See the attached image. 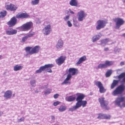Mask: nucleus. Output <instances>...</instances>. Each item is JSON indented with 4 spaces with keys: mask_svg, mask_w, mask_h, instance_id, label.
I'll return each mask as SVG.
<instances>
[{
    "mask_svg": "<svg viewBox=\"0 0 125 125\" xmlns=\"http://www.w3.org/2000/svg\"><path fill=\"white\" fill-rule=\"evenodd\" d=\"M113 20L115 22V28L116 29H119L121 26L124 24L125 22L123 19L120 18H117L114 19Z\"/></svg>",
    "mask_w": 125,
    "mask_h": 125,
    "instance_id": "nucleus-5",
    "label": "nucleus"
},
{
    "mask_svg": "<svg viewBox=\"0 0 125 125\" xmlns=\"http://www.w3.org/2000/svg\"><path fill=\"white\" fill-rule=\"evenodd\" d=\"M104 98L102 97L99 98L98 100L101 106L104 109H107L106 107L108 103L107 102L104 100Z\"/></svg>",
    "mask_w": 125,
    "mask_h": 125,
    "instance_id": "nucleus-9",
    "label": "nucleus"
},
{
    "mask_svg": "<svg viewBox=\"0 0 125 125\" xmlns=\"http://www.w3.org/2000/svg\"><path fill=\"white\" fill-rule=\"evenodd\" d=\"M52 91V90L49 88H48L44 92V94L45 95H47L50 93Z\"/></svg>",
    "mask_w": 125,
    "mask_h": 125,
    "instance_id": "nucleus-35",
    "label": "nucleus"
},
{
    "mask_svg": "<svg viewBox=\"0 0 125 125\" xmlns=\"http://www.w3.org/2000/svg\"><path fill=\"white\" fill-rule=\"evenodd\" d=\"M40 0H34L31 2V4L33 5H37L39 3Z\"/></svg>",
    "mask_w": 125,
    "mask_h": 125,
    "instance_id": "nucleus-39",
    "label": "nucleus"
},
{
    "mask_svg": "<svg viewBox=\"0 0 125 125\" xmlns=\"http://www.w3.org/2000/svg\"><path fill=\"white\" fill-rule=\"evenodd\" d=\"M70 16L69 15H67L64 17L63 19L65 21H67L69 19Z\"/></svg>",
    "mask_w": 125,
    "mask_h": 125,
    "instance_id": "nucleus-49",
    "label": "nucleus"
},
{
    "mask_svg": "<svg viewBox=\"0 0 125 125\" xmlns=\"http://www.w3.org/2000/svg\"><path fill=\"white\" fill-rule=\"evenodd\" d=\"M35 92L36 93H37L39 92V91L37 90L35 91Z\"/></svg>",
    "mask_w": 125,
    "mask_h": 125,
    "instance_id": "nucleus-62",
    "label": "nucleus"
},
{
    "mask_svg": "<svg viewBox=\"0 0 125 125\" xmlns=\"http://www.w3.org/2000/svg\"><path fill=\"white\" fill-rule=\"evenodd\" d=\"M99 88V92L101 93H104L106 91V90L104 88L103 85Z\"/></svg>",
    "mask_w": 125,
    "mask_h": 125,
    "instance_id": "nucleus-37",
    "label": "nucleus"
},
{
    "mask_svg": "<svg viewBox=\"0 0 125 125\" xmlns=\"http://www.w3.org/2000/svg\"><path fill=\"white\" fill-rule=\"evenodd\" d=\"M121 108L122 107H125V99L123 101L122 104L121 105Z\"/></svg>",
    "mask_w": 125,
    "mask_h": 125,
    "instance_id": "nucleus-53",
    "label": "nucleus"
},
{
    "mask_svg": "<svg viewBox=\"0 0 125 125\" xmlns=\"http://www.w3.org/2000/svg\"><path fill=\"white\" fill-rule=\"evenodd\" d=\"M68 72L71 75L73 76L77 74L79 71L78 69L74 68H70L68 70Z\"/></svg>",
    "mask_w": 125,
    "mask_h": 125,
    "instance_id": "nucleus-16",
    "label": "nucleus"
},
{
    "mask_svg": "<svg viewBox=\"0 0 125 125\" xmlns=\"http://www.w3.org/2000/svg\"><path fill=\"white\" fill-rule=\"evenodd\" d=\"M35 34V33L33 32H30L27 35V37L28 38L32 36Z\"/></svg>",
    "mask_w": 125,
    "mask_h": 125,
    "instance_id": "nucleus-42",
    "label": "nucleus"
},
{
    "mask_svg": "<svg viewBox=\"0 0 125 125\" xmlns=\"http://www.w3.org/2000/svg\"><path fill=\"white\" fill-rule=\"evenodd\" d=\"M63 41L61 38H60L57 41L55 46L56 49L57 50H59L63 47Z\"/></svg>",
    "mask_w": 125,
    "mask_h": 125,
    "instance_id": "nucleus-8",
    "label": "nucleus"
},
{
    "mask_svg": "<svg viewBox=\"0 0 125 125\" xmlns=\"http://www.w3.org/2000/svg\"><path fill=\"white\" fill-rule=\"evenodd\" d=\"M69 10L71 13L73 14H74V13L73 11H72L70 9H69Z\"/></svg>",
    "mask_w": 125,
    "mask_h": 125,
    "instance_id": "nucleus-57",
    "label": "nucleus"
},
{
    "mask_svg": "<svg viewBox=\"0 0 125 125\" xmlns=\"http://www.w3.org/2000/svg\"><path fill=\"white\" fill-rule=\"evenodd\" d=\"M17 19L15 17H13L10 20L7 22L8 25L10 27L13 26L16 24Z\"/></svg>",
    "mask_w": 125,
    "mask_h": 125,
    "instance_id": "nucleus-11",
    "label": "nucleus"
},
{
    "mask_svg": "<svg viewBox=\"0 0 125 125\" xmlns=\"http://www.w3.org/2000/svg\"><path fill=\"white\" fill-rule=\"evenodd\" d=\"M7 14V12L5 10H2L0 12V18H2L5 17Z\"/></svg>",
    "mask_w": 125,
    "mask_h": 125,
    "instance_id": "nucleus-29",
    "label": "nucleus"
},
{
    "mask_svg": "<svg viewBox=\"0 0 125 125\" xmlns=\"http://www.w3.org/2000/svg\"><path fill=\"white\" fill-rule=\"evenodd\" d=\"M5 7L7 10H9L13 11H15L18 8L16 5L11 3L6 5Z\"/></svg>",
    "mask_w": 125,
    "mask_h": 125,
    "instance_id": "nucleus-14",
    "label": "nucleus"
},
{
    "mask_svg": "<svg viewBox=\"0 0 125 125\" xmlns=\"http://www.w3.org/2000/svg\"><path fill=\"white\" fill-rule=\"evenodd\" d=\"M10 30H9L8 31H16V30H13L12 29H10Z\"/></svg>",
    "mask_w": 125,
    "mask_h": 125,
    "instance_id": "nucleus-59",
    "label": "nucleus"
},
{
    "mask_svg": "<svg viewBox=\"0 0 125 125\" xmlns=\"http://www.w3.org/2000/svg\"><path fill=\"white\" fill-rule=\"evenodd\" d=\"M72 77V76L70 74H68L67 75L66 78L64 81L63 82L61 83V84H70L71 82H70L69 81L70 80V79Z\"/></svg>",
    "mask_w": 125,
    "mask_h": 125,
    "instance_id": "nucleus-18",
    "label": "nucleus"
},
{
    "mask_svg": "<svg viewBox=\"0 0 125 125\" xmlns=\"http://www.w3.org/2000/svg\"><path fill=\"white\" fill-rule=\"evenodd\" d=\"M28 38V37L26 36H25L22 38L21 41V42L22 43L26 41Z\"/></svg>",
    "mask_w": 125,
    "mask_h": 125,
    "instance_id": "nucleus-41",
    "label": "nucleus"
},
{
    "mask_svg": "<svg viewBox=\"0 0 125 125\" xmlns=\"http://www.w3.org/2000/svg\"><path fill=\"white\" fill-rule=\"evenodd\" d=\"M125 99V97H119L117 98L114 101L115 105L121 108L122 104L121 103L124 101Z\"/></svg>",
    "mask_w": 125,
    "mask_h": 125,
    "instance_id": "nucleus-10",
    "label": "nucleus"
},
{
    "mask_svg": "<svg viewBox=\"0 0 125 125\" xmlns=\"http://www.w3.org/2000/svg\"><path fill=\"white\" fill-rule=\"evenodd\" d=\"M109 41L108 38L103 39L100 40L99 42V43H97L98 45L103 46H104L106 45L107 42Z\"/></svg>",
    "mask_w": 125,
    "mask_h": 125,
    "instance_id": "nucleus-17",
    "label": "nucleus"
},
{
    "mask_svg": "<svg viewBox=\"0 0 125 125\" xmlns=\"http://www.w3.org/2000/svg\"><path fill=\"white\" fill-rule=\"evenodd\" d=\"M17 32H6V33L8 35H12L16 33Z\"/></svg>",
    "mask_w": 125,
    "mask_h": 125,
    "instance_id": "nucleus-44",
    "label": "nucleus"
},
{
    "mask_svg": "<svg viewBox=\"0 0 125 125\" xmlns=\"http://www.w3.org/2000/svg\"><path fill=\"white\" fill-rule=\"evenodd\" d=\"M87 14L83 10H80L77 13L78 19L79 21H81L85 19L87 16Z\"/></svg>",
    "mask_w": 125,
    "mask_h": 125,
    "instance_id": "nucleus-4",
    "label": "nucleus"
},
{
    "mask_svg": "<svg viewBox=\"0 0 125 125\" xmlns=\"http://www.w3.org/2000/svg\"><path fill=\"white\" fill-rule=\"evenodd\" d=\"M66 109V107L65 106L62 105L60 106L58 109L60 112H62L65 111Z\"/></svg>",
    "mask_w": 125,
    "mask_h": 125,
    "instance_id": "nucleus-25",
    "label": "nucleus"
},
{
    "mask_svg": "<svg viewBox=\"0 0 125 125\" xmlns=\"http://www.w3.org/2000/svg\"><path fill=\"white\" fill-rule=\"evenodd\" d=\"M29 15L27 13H23L16 15V17L18 18H25L29 17Z\"/></svg>",
    "mask_w": 125,
    "mask_h": 125,
    "instance_id": "nucleus-19",
    "label": "nucleus"
},
{
    "mask_svg": "<svg viewBox=\"0 0 125 125\" xmlns=\"http://www.w3.org/2000/svg\"><path fill=\"white\" fill-rule=\"evenodd\" d=\"M30 84L32 87H34L36 84V81L34 79H32L31 80Z\"/></svg>",
    "mask_w": 125,
    "mask_h": 125,
    "instance_id": "nucleus-33",
    "label": "nucleus"
},
{
    "mask_svg": "<svg viewBox=\"0 0 125 125\" xmlns=\"http://www.w3.org/2000/svg\"><path fill=\"white\" fill-rule=\"evenodd\" d=\"M75 99V97H73V96H70L68 97H66L65 98L66 101L68 102H72L74 101Z\"/></svg>",
    "mask_w": 125,
    "mask_h": 125,
    "instance_id": "nucleus-27",
    "label": "nucleus"
},
{
    "mask_svg": "<svg viewBox=\"0 0 125 125\" xmlns=\"http://www.w3.org/2000/svg\"><path fill=\"white\" fill-rule=\"evenodd\" d=\"M40 47L39 45H37L34 47L27 46L25 49L26 52L29 51V54H32L38 53L40 50Z\"/></svg>",
    "mask_w": 125,
    "mask_h": 125,
    "instance_id": "nucleus-2",
    "label": "nucleus"
},
{
    "mask_svg": "<svg viewBox=\"0 0 125 125\" xmlns=\"http://www.w3.org/2000/svg\"><path fill=\"white\" fill-rule=\"evenodd\" d=\"M24 119V117H22L20 119H18L17 120V122L18 123H20L21 122H23Z\"/></svg>",
    "mask_w": 125,
    "mask_h": 125,
    "instance_id": "nucleus-48",
    "label": "nucleus"
},
{
    "mask_svg": "<svg viewBox=\"0 0 125 125\" xmlns=\"http://www.w3.org/2000/svg\"><path fill=\"white\" fill-rule=\"evenodd\" d=\"M69 3L72 6L76 7L78 6V1L77 0H70Z\"/></svg>",
    "mask_w": 125,
    "mask_h": 125,
    "instance_id": "nucleus-23",
    "label": "nucleus"
},
{
    "mask_svg": "<svg viewBox=\"0 0 125 125\" xmlns=\"http://www.w3.org/2000/svg\"><path fill=\"white\" fill-rule=\"evenodd\" d=\"M59 94H54L53 95V97L55 99H56L58 98V97L59 96Z\"/></svg>",
    "mask_w": 125,
    "mask_h": 125,
    "instance_id": "nucleus-52",
    "label": "nucleus"
},
{
    "mask_svg": "<svg viewBox=\"0 0 125 125\" xmlns=\"http://www.w3.org/2000/svg\"><path fill=\"white\" fill-rule=\"evenodd\" d=\"M33 24L32 22L30 21L23 24L20 27L19 29L24 31H28L32 27Z\"/></svg>",
    "mask_w": 125,
    "mask_h": 125,
    "instance_id": "nucleus-6",
    "label": "nucleus"
},
{
    "mask_svg": "<svg viewBox=\"0 0 125 125\" xmlns=\"http://www.w3.org/2000/svg\"><path fill=\"white\" fill-rule=\"evenodd\" d=\"M122 36L125 37V33L123 34Z\"/></svg>",
    "mask_w": 125,
    "mask_h": 125,
    "instance_id": "nucleus-64",
    "label": "nucleus"
},
{
    "mask_svg": "<svg viewBox=\"0 0 125 125\" xmlns=\"http://www.w3.org/2000/svg\"><path fill=\"white\" fill-rule=\"evenodd\" d=\"M48 87V84H47L46 85H44L41 86L40 88L41 89H44L47 88Z\"/></svg>",
    "mask_w": 125,
    "mask_h": 125,
    "instance_id": "nucleus-47",
    "label": "nucleus"
},
{
    "mask_svg": "<svg viewBox=\"0 0 125 125\" xmlns=\"http://www.w3.org/2000/svg\"><path fill=\"white\" fill-rule=\"evenodd\" d=\"M65 12L66 13H68L69 12V11L68 10H66L65 11Z\"/></svg>",
    "mask_w": 125,
    "mask_h": 125,
    "instance_id": "nucleus-63",
    "label": "nucleus"
},
{
    "mask_svg": "<svg viewBox=\"0 0 125 125\" xmlns=\"http://www.w3.org/2000/svg\"><path fill=\"white\" fill-rule=\"evenodd\" d=\"M86 57L85 56H84L80 58L78 61L76 63V65H78L82 63L83 62L86 61Z\"/></svg>",
    "mask_w": 125,
    "mask_h": 125,
    "instance_id": "nucleus-20",
    "label": "nucleus"
},
{
    "mask_svg": "<svg viewBox=\"0 0 125 125\" xmlns=\"http://www.w3.org/2000/svg\"><path fill=\"white\" fill-rule=\"evenodd\" d=\"M66 57L63 56H61L56 60V63L59 65L62 64L65 60Z\"/></svg>",
    "mask_w": 125,
    "mask_h": 125,
    "instance_id": "nucleus-13",
    "label": "nucleus"
},
{
    "mask_svg": "<svg viewBox=\"0 0 125 125\" xmlns=\"http://www.w3.org/2000/svg\"><path fill=\"white\" fill-rule=\"evenodd\" d=\"M85 97L84 95L83 94H79L76 98V101L77 102L76 103H80L81 101H83L82 100Z\"/></svg>",
    "mask_w": 125,
    "mask_h": 125,
    "instance_id": "nucleus-21",
    "label": "nucleus"
},
{
    "mask_svg": "<svg viewBox=\"0 0 125 125\" xmlns=\"http://www.w3.org/2000/svg\"><path fill=\"white\" fill-rule=\"evenodd\" d=\"M119 81L118 80H113V83L112 84L111 88V89H113L118 84Z\"/></svg>",
    "mask_w": 125,
    "mask_h": 125,
    "instance_id": "nucleus-26",
    "label": "nucleus"
},
{
    "mask_svg": "<svg viewBox=\"0 0 125 125\" xmlns=\"http://www.w3.org/2000/svg\"><path fill=\"white\" fill-rule=\"evenodd\" d=\"M73 24L75 26L77 27L79 26L78 22L76 19H73Z\"/></svg>",
    "mask_w": 125,
    "mask_h": 125,
    "instance_id": "nucleus-40",
    "label": "nucleus"
},
{
    "mask_svg": "<svg viewBox=\"0 0 125 125\" xmlns=\"http://www.w3.org/2000/svg\"><path fill=\"white\" fill-rule=\"evenodd\" d=\"M78 108L82 106L83 107H84L86 106L87 102L86 101H82L80 103H76Z\"/></svg>",
    "mask_w": 125,
    "mask_h": 125,
    "instance_id": "nucleus-22",
    "label": "nucleus"
},
{
    "mask_svg": "<svg viewBox=\"0 0 125 125\" xmlns=\"http://www.w3.org/2000/svg\"><path fill=\"white\" fill-rule=\"evenodd\" d=\"M125 86L123 85H121L117 87L112 93V94L114 96L121 94L124 91Z\"/></svg>",
    "mask_w": 125,
    "mask_h": 125,
    "instance_id": "nucleus-3",
    "label": "nucleus"
},
{
    "mask_svg": "<svg viewBox=\"0 0 125 125\" xmlns=\"http://www.w3.org/2000/svg\"><path fill=\"white\" fill-rule=\"evenodd\" d=\"M112 73V70H109L107 71L105 74L106 76L108 77L110 76Z\"/></svg>",
    "mask_w": 125,
    "mask_h": 125,
    "instance_id": "nucleus-38",
    "label": "nucleus"
},
{
    "mask_svg": "<svg viewBox=\"0 0 125 125\" xmlns=\"http://www.w3.org/2000/svg\"><path fill=\"white\" fill-rule=\"evenodd\" d=\"M60 103V102L59 101H56L53 103V104L54 106H56L59 104Z\"/></svg>",
    "mask_w": 125,
    "mask_h": 125,
    "instance_id": "nucleus-50",
    "label": "nucleus"
},
{
    "mask_svg": "<svg viewBox=\"0 0 125 125\" xmlns=\"http://www.w3.org/2000/svg\"><path fill=\"white\" fill-rule=\"evenodd\" d=\"M97 26L96 29L97 30L104 28L106 24L105 21L102 20H99L97 22Z\"/></svg>",
    "mask_w": 125,
    "mask_h": 125,
    "instance_id": "nucleus-7",
    "label": "nucleus"
},
{
    "mask_svg": "<svg viewBox=\"0 0 125 125\" xmlns=\"http://www.w3.org/2000/svg\"><path fill=\"white\" fill-rule=\"evenodd\" d=\"M125 77V73L124 72L121 73L118 76V78L119 79L118 80L119 81L122 78H123Z\"/></svg>",
    "mask_w": 125,
    "mask_h": 125,
    "instance_id": "nucleus-36",
    "label": "nucleus"
},
{
    "mask_svg": "<svg viewBox=\"0 0 125 125\" xmlns=\"http://www.w3.org/2000/svg\"><path fill=\"white\" fill-rule=\"evenodd\" d=\"M114 63V62L113 61H105V63L106 65V67L107 68L108 66H110L113 65Z\"/></svg>",
    "mask_w": 125,
    "mask_h": 125,
    "instance_id": "nucleus-28",
    "label": "nucleus"
},
{
    "mask_svg": "<svg viewBox=\"0 0 125 125\" xmlns=\"http://www.w3.org/2000/svg\"><path fill=\"white\" fill-rule=\"evenodd\" d=\"M104 50L105 51H107L109 50V49L107 47H105L104 48Z\"/></svg>",
    "mask_w": 125,
    "mask_h": 125,
    "instance_id": "nucleus-60",
    "label": "nucleus"
},
{
    "mask_svg": "<svg viewBox=\"0 0 125 125\" xmlns=\"http://www.w3.org/2000/svg\"><path fill=\"white\" fill-rule=\"evenodd\" d=\"M44 29L46 31H51V25L50 24L47 25L45 27Z\"/></svg>",
    "mask_w": 125,
    "mask_h": 125,
    "instance_id": "nucleus-34",
    "label": "nucleus"
},
{
    "mask_svg": "<svg viewBox=\"0 0 125 125\" xmlns=\"http://www.w3.org/2000/svg\"><path fill=\"white\" fill-rule=\"evenodd\" d=\"M67 24L68 27H70L72 26V24L70 21H68L67 22Z\"/></svg>",
    "mask_w": 125,
    "mask_h": 125,
    "instance_id": "nucleus-51",
    "label": "nucleus"
},
{
    "mask_svg": "<svg viewBox=\"0 0 125 125\" xmlns=\"http://www.w3.org/2000/svg\"><path fill=\"white\" fill-rule=\"evenodd\" d=\"M121 82L122 83H125V77L123 78Z\"/></svg>",
    "mask_w": 125,
    "mask_h": 125,
    "instance_id": "nucleus-55",
    "label": "nucleus"
},
{
    "mask_svg": "<svg viewBox=\"0 0 125 125\" xmlns=\"http://www.w3.org/2000/svg\"><path fill=\"white\" fill-rule=\"evenodd\" d=\"M106 68V65L104 64L100 63L99 64L96 68L97 69H102L103 68Z\"/></svg>",
    "mask_w": 125,
    "mask_h": 125,
    "instance_id": "nucleus-32",
    "label": "nucleus"
},
{
    "mask_svg": "<svg viewBox=\"0 0 125 125\" xmlns=\"http://www.w3.org/2000/svg\"><path fill=\"white\" fill-rule=\"evenodd\" d=\"M114 51L115 53L119 52L121 51V49L118 48H115Z\"/></svg>",
    "mask_w": 125,
    "mask_h": 125,
    "instance_id": "nucleus-46",
    "label": "nucleus"
},
{
    "mask_svg": "<svg viewBox=\"0 0 125 125\" xmlns=\"http://www.w3.org/2000/svg\"><path fill=\"white\" fill-rule=\"evenodd\" d=\"M12 94V91L11 90H8L5 92L4 97L6 99H9L11 97Z\"/></svg>",
    "mask_w": 125,
    "mask_h": 125,
    "instance_id": "nucleus-15",
    "label": "nucleus"
},
{
    "mask_svg": "<svg viewBox=\"0 0 125 125\" xmlns=\"http://www.w3.org/2000/svg\"><path fill=\"white\" fill-rule=\"evenodd\" d=\"M3 114V112H0V116H1Z\"/></svg>",
    "mask_w": 125,
    "mask_h": 125,
    "instance_id": "nucleus-61",
    "label": "nucleus"
},
{
    "mask_svg": "<svg viewBox=\"0 0 125 125\" xmlns=\"http://www.w3.org/2000/svg\"><path fill=\"white\" fill-rule=\"evenodd\" d=\"M78 108L76 104L75 105L73 106L72 107L69 108L68 110L69 111L73 112Z\"/></svg>",
    "mask_w": 125,
    "mask_h": 125,
    "instance_id": "nucleus-31",
    "label": "nucleus"
},
{
    "mask_svg": "<svg viewBox=\"0 0 125 125\" xmlns=\"http://www.w3.org/2000/svg\"><path fill=\"white\" fill-rule=\"evenodd\" d=\"M51 119L53 120H54L55 119V116L53 115H52L51 116Z\"/></svg>",
    "mask_w": 125,
    "mask_h": 125,
    "instance_id": "nucleus-58",
    "label": "nucleus"
},
{
    "mask_svg": "<svg viewBox=\"0 0 125 125\" xmlns=\"http://www.w3.org/2000/svg\"><path fill=\"white\" fill-rule=\"evenodd\" d=\"M23 67L22 66L16 64L13 66V69L14 71L16 72L21 70Z\"/></svg>",
    "mask_w": 125,
    "mask_h": 125,
    "instance_id": "nucleus-24",
    "label": "nucleus"
},
{
    "mask_svg": "<svg viewBox=\"0 0 125 125\" xmlns=\"http://www.w3.org/2000/svg\"><path fill=\"white\" fill-rule=\"evenodd\" d=\"M103 35L100 32L93 36L91 40L93 42H95L99 40L102 36Z\"/></svg>",
    "mask_w": 125,
    "mask_h": 125,
    "instance_id": "nucleus-12",
    "label": "nucleus"
},
{
    "mask_svg": "<svg viewBox=\"0 0 125 125\" xmlns=\"http://www.w3.org/2000/svg\"><path fill=\"white\" fill-rule=\"evenodd\" d=\"M94 84L97 86L98 88H99L103 86L102 83L100 81H95L94 82Z\"/></svg>",
    "mask_w": 125,
    "mask_h": 125,
    "instance_id": "nucleus-30",
    "label": "nucleus"
},
{
    "mask_svg": "<svg viewBox=\"0 0 125 125\" xmlns=\"http://www.w3.org/2000/svg\"><path fill=\"white\" fill-rule=\"evenodd\" d=\"M105 114H100L97 117L98 119H104Z\"/></svg>",
    "mask_w": 125,
    "mask_h": 125,
    "instance_id": "nucleus-43",
    "label": "nucleus"
},
{
    "mask_svg": "<svg viewBox=\"0 0 125 125\" xmlns=\"http://www.w3.org/2000/svg\"><path fill=\"white\" fill-rule=\"evenodd\" d=\"M43 34L45 35H47L50 33V32H43Z\"/></svg>",
    "mask_w": 125,
    "mask_h": 125,
    "instance_id": "nucleus-54",
    "label": "nucleus"
},
{
    "mask_svg": "<svg viewBox=\"0 0 125 125\" xmlns=\"http://www.w3.org/2000/svg\"><path fill=\"white\" fill-rule=\"evenodd\" d=\"M125 64V63L124 62L122 61L120 62V65L122 66L123 65H124Z\"/></svg>",
    "mask_w": 125,
    "mask_h": 125,
    "instance_id": "nucleus-56",
    "label": "nucleus"
},
{
    "mask_svg": "<svg viewBox=\"0 0 125 125\" xmlns=\"http://www.w3.org/2000/svg\"><path fill=\"white\" fill-rule=\"evenodd\" d=\"M53 65L52 64H45L44 65L40 67L39 69L36 70L35 72V73H40L42 71H46L47 72L50 73L52 72V71L50 69L53 66Z\"/></svg>",
    "mask_w": 125,
    "mask_h": 125,
    "instance_id": "nucleus-1",
    "label": "nucleus"
},
{
    "mask_svg": "<svg viewBox=\"0 0 125 125\" xmlns=\"http://www.w3.org/2000/svg\"><path fill=\"white\" fill-rule=\"evenodd\" d=\"M111 117V116L109 115L105 114L104 119L108 120L110 119Z\"/></svg>",
    "mask_w": 125,
    "mask_h": 125,
    "instance_id": "nucleus-45",
    "label": "nucleus"
}]
</instances>
